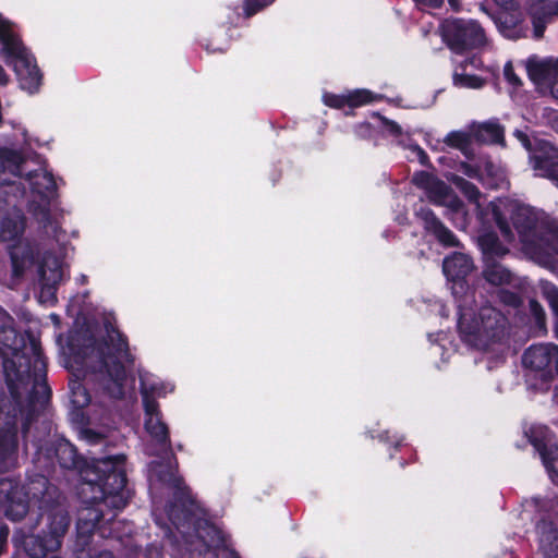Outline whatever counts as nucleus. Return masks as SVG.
<instances>
[{
	"instance_id": "f257e3e1",
	"label": "nucleus",
	"mask_w": 558,
	"mask_h": 558,
	"mask_svg": "<svg viewBox=\"0 0 558 558\" xmlns=\"http://www.w3.org/2000/svg\"><path fill=\"white\" fill-rule=\"evenodd\" d=\"M14 319L0 310V359L11 399L20 402L27 393L24 430L36 415L38 395L50 401L51 388L47 383V359L38 337L31 329L20 333L13 327Z\"/></svg>"
},
{
	"instance_id": "f03ea898",
	"label": "nucleus",
	"mask_w": 558,
	"mask_h": 558,
	"mask_svg": "<svg viewBox=\"0 0 558 558\" xmlns=\"http://www.w3.org/2000/svg\"><path fill=\"white\" fill-rule=\"evenodd\" d=\"M53 454L62 469L75 471L80 475L77 495L83 504L90 507L105 504L116 510H122L128 505L124 454L88 461L66 439L56 441Z\"/></svg>"
},
{
	"instance_id": "7ed1b4c3",
	"label": "nucleus",
	"mask_w": 558,
	"mask_h": 558,
	"mask_svg": "<svg viewBox=\"0 0 558 558\" xmlns=\"http://www.w3.org/2000/svg\"><path fill=\"white\" fill-rule=\"evenodd\" d=\"M492 218L507 241L519 235L522 251L532 260L544 267H551L558 256V221L539 219L537 214L526 205L511 208L509 219L500 206L490 204Z\"/></svg>"
},
{
	"instance_id": "20e7f679",
	"label": "nucleus",
	"mask_w": 558,
	"mask_h": 558,
	"mask_svg": "<svg viewBox=\"0 0 558 558\" xmlns=\"http://www.w3.org/2000/svg\"><path fill=\"white\" fill-rule=\"evenodd\" d=\"M457 327L463 340L482 349L506 343L511 329L508 317L490 305L482 306L477 314L460 312Z\"/></svg>"
},
{
	"instance_id": "39448f33",
	"label": "nucleus",
	"mask_w": 558,
	"mask_h": 558,
	"mask_svg": "<svg viewBox=\"0 0 558 558\" xmlns=\"http://www.w3.org/2000/svg\"><path fill=\"white\" fill-rule=\"evenodd\" d=\"M11 409L4 416H0V473H7L15 469L19 464V416L22 418L21 434L25 446H27L28 433L34 422L37 421L40 412L46 408L49 401H44L43 395H38L36 402V415L31 421L27 429L24 430L26 420L27 401L23 403V396L20 402L13 401ZM4 412V405L0 404V415Z\"/></svg>"
},
{
	"instance_id": "423d86ee",
	"label": "nucleus",
	"mask_w": 558,
	"mask_h": 558,
	"mask_svg": "<svg viewBox=\"0 0 558 558\" xmlns=\"http://www.w3.org/2000/svg\"><path fill=\"white\" fill-rule=\"evenodd\" d=\"M98 351L101 368L105 369L110 378V384L105 389L110 397L122 399L124 397V381L126 379L123 361L130 364L134 363L128 337L110 325V327H107V336L99 342Z\"/></svg>"
},
{
	"instance_id": "0eeeda50",
	"label": "nucleus",
	"mask_w": 558,
	"mask_h": 558,
	"mask_svg": "<svg viewBox=\"0 0 558 558\" xmlns=\"http://www.w3.org/2000/svg\"><path fill=\"white\" fill-rule=\"evenodd\" d=\"M71 524L65 507H54L47 517L46 530L24 537L23 548L31 558H61L58 555Z\"/></svg>"
},
{
	"instance_id": "6e6552de",
	"label": "nucleus",
	"mask_w": 558,
	"mask_h": 558,
	"mask_svg": "<svg viewBox=\"0 0 558 558\" xmlns=\"http://www.w3.org/2000/svg\"><path fill=\"white\" fill-rule=\"evenodd\" d=\"M558 354L555 343H538L529 347L522 355L525 383L535 393H546L555 381L554 363Z\"/></svg>"
},
{
	"instance_id": "1a4fd4ad",
	"label": "nucleus",
	"mask_w": 558,
	"mask_h": 558,
	"mask_svg": "<svg viewBox=\"0 0 558 558\" xmlns=\"http://www.w3.org/2000/svg\"><path fill=\"white\" fill-rule=\"evenodd\" d=\"M441 38L447 47L457 54L481 48L485 45V31L471 19L448 17L439 26Z\"/></svg>"
},
{
	"instance_id": "9d476101",
	"label": "nucleus",
	"mask_w": 558,
	"mask_h": 558,
	"mask_svg": "<svg viewBox=\"0 0 558 558\" xmlns=\"http://www.w3.org/2000/svg\"><path fill=\"white\" fill-rule=\"evenodd\" d=\"M24 162L25 158L19 150L0 148V210L9 205L10 195L17 197L25 194L24 185L17 182L22 178Z\"/></svg>"
},
{
	"instance_id": "9b49d317",
	"label": "nucleus",
	"mask_w": 558,
	"mask_h": 558,
	"mask_svg": "<svg viewBox=\"0 0 558 558\" xmlns=\"http://www.w3.org/2000/svg\"><path fill=\"white\" fill-rule=\"evenodd\" d=\"M524 435L539 454L550 480L558 485V440L555 433L546 425L533 424Z\"/></svg>"
},
{
	"instance_id": "f8f14e48",
	"label": "nucleus",
	"mask_w": 558,
	"mask_h": 558,
	"mask_svg": "<svg viewBox=\"0 0 558 558\" xmlns=\"http://www.w3.org/2000/svg\"><path fill=\"white\" fill-rule=\"evenodd\" d=\"M0 512L13 522L21 521L27 514L28 501L19 478H0Z\"/></svg>"
},
{
	"instance_id": "ddd939ff",
	"label": "nucleus",
	"mask_w": 558,
	"mask_h": 558,
	"mask_svg": "<svg viewBox=\"0 0 558 558\" xmlns=\"http://www.w3.org/2000/svg\"><path fill=\"white\" fill-rule=\"evenodd\" d=\"M23 487L27 501L29 502V499H33L38 502L43 517H48L54 507H64L61 504L62 495L60 490L43 474L29 475L26 485Z\"/></svg>"
},
{
	"instance_id": "4468645a",
	"label": "nucleus",
	"mask_w": 558,
	"mask_h": 558,
	"mask_svg": "<svg viewBox=\"0 0 558 558\" xmlns=\"http://www.w3.org/2000/svg\"><path fill=\"white\" fill-rule=\"evenodd\" d=\"M158 480L174 489V502L170 504L168 509L169 519L173 524H177V519H179L175 513L178 505L182 508L184 520H191L196 500L192 496L190 488L184 486L183 478L178 476L172 470L168 469L158 473Z\"/></svg>"
},
{
	"instance_id": "2eb2a0df",
	"label": "nucleus",
	"mask_w": 558,
	"mask_h": 558,
	"mask_svg": "<svg viewBox=\"0 0 558 558\" xmlns=\"http://www.w3.org/2000/svg\"><path fill=\"white\" fill-rule=\"evenodd\" d=\"M530 158L533 169L558 186V148L547 140L534 138V149Z\"/></svg>"
},
{
	"instance_id": "dca6fc26",
	"label": "nucleus",
	"mask_w": 558,
	"mask_h": 558,
	"mask_svg": "<svg viewBox=\"0 0 558 558\" xmlns=\"http://www.w3.org/2000/svg\"><path fill=\"white\" fill-rule=\"evenodd\" d=\"M526 13L533 27V38L542 39L547 25L558 17V0H534L529 4Z\"/></svg>"
},
{
	"instance_id": "f3484780",
	"label": "nucleus",
	"mask_w": 558,
	"mask_h": 558,
	"mask_svg": "<svg viewBox=\"0 0 558 558\" xmlns=\"http://www.w3.org/2000/svg\"><path fill=\"white\" fill-rule=\"evenodd\" d=\"M416 216L422 220L424 230L433 235L444 247H458L460 241L457 235L446 227L442 221L428 207H421Z\"/></svg>"
},
{
	"instance_id": "a211bd4d",
	"label": "nucleus",
	"mask_w": 558,
	"mask_h": 558,
	"mask_svg": "<svg viewBox=\"0 0 558 558\" xmlns=\"http://www.w3.org/2000/svg\"><path fill=\"white\" fill-rule=\"evenodd\" d=\"M378 98H380V96L373 94L368 89H354L348 94L340 95L333 93H325L323 95L324 104L333 109H343L344 107L354 109L372 104Z\"/></svg>"
},
{
	"instance_id": "6ab92c4d",
	"label": "nucleus",
	"mask_w": 558,
	"mask_h": 558,
	"mask_svg": "<svg viewBox=\"0 0 558 558\" xmlns=\"http://www.w3.org/2000/svg\"><path fill=\"white\" fill-rule=\"evenodd\" d=\"M68 385L71 403L70 415L72 421L77 423H87L88 416L85 414L84 409L92 401L89 391L83 385L82 379L76 374H72Z\"/></svg>"
},
{
	"instance_id": "aec40b11",
	"label": "nucleus",
	"mask_w": 558,
	"mask_h": 558,
	"mask_svg": "<svg viewBox=\"0 0 558 558\" xmlns=\"http://www.w3.org/2000/svg\"><path fill=\"white\" fill-rule=\"evenodd\" d=\"M38 276L41 293L49 295L54 294L63 276L60 260L56 256H44L38 266Z\"/></svg>"
},
{
	"instance_id": "412c9836",
	"label": "nucleus",
	"mask_w": 558,
	"mask_h": 558,
	"mask_svg": "<svg viewBox=\"0 0 558 558\" xmlns=\"http://www.w3.org/2000/svg\"><path fill=\"white\" fill-rule=\"evenodd\" d=\"M102 512L96 509L87 511V518L78 517L76 522L75 556H84L85 547L89 545L94 532L99 526Z\"/></svg>"
},
{
	"instance_id": "4be33fe9",
	"label": "nucleus",
	"mask_w": 558,
	"mask_h": 558,
	"mask_svg": "<svg viewBox=\"0 0 558 558\" xmlns=\"http://www.w3.org/2000/svg\"><path fill=\"white\" fill-rule=\"evenodd\" d=\"M14 70L22 89L29 94L38 92L41 85L43 74L33 56H29L20 62H15Z\"/></svg>"
},
{
	"instance_id": "5701e85b",
	"label": "nucleus",
	"mask_w": 558,
	"mask_h": 558,
	"mask_svg": "<svg viewBox=\"0 0 558 558\" xmlns=\"http://www.w3.org/2000/svg\"><path fill=\"white\" fill-rule=\"evenodd\" d=\"M412 183L426 191L436 204H441L450 193V187L442 180L427 171H416L412 177Z\"/></svg>"
},
{
	"instance_id": "b1692460",
	"label": "nucleus",
	"mask_w": 558,
	"mask_h": 558,
	"mask_svg": "<svg viewBox=\"0 0 558 558\" xmlns=\"http://www.w3.org/2000/svg\"><path fill=\"white\" fill-rule=\"evenodd\" d=\"M474 268L472 258L460 252H456L445 257L442 262V271L449 280L462 281Z\"/></svg>"
},
{
	"instance_id": "393cba45",
	"label": "nucleus",
	"mask_w": 558,
	"mask_h": 558,
	"mask_svg": "<svg viewBox=\"0 0 558 558\" xmlns=\"http://www.w3.org/2000/svg\"><path fill=\"white\" fill-rule=\"evenodd\" d=\"M539 549L547 558L558 557V527L550 520L542 519L536 524Z\"/></svg>"
},
{
	"instance_id": "a878e982",
	"label": "nucleus",
	"mask_w": 558,
	"mask_h": 558,
	"mask_svg": "<svg viewBox=\"0 0 558 558\" xmlns=\"http://www.w3.org/2000/svg\"><path fill=\"white\" fill-rule=\"evenodd\" d=\"M477 245L483 254V262L502 258L509 248L499 240L495 231H485L477 236Z\"/></svg>"
},
{
	"instance_id": "bb28decb",
	"label": "nucleus",
	"mask_w": 558,
	"mask_h": 558,
	"mask_svg": "<svg viewBox=\"0 0 558 558\" xmlns=\"http://www.w3.org/2000/svg\"><path fill=\"white\" fill-rule=\"evenodd\" d=\"M0 43L4 53L14 64L32 56L21 39L8 27L0 26Z\"/></svg>"
},
{
	"instance_id": "cd10ccee",
	"label": "nucleus",
	"mask_w": 558,
	"mask_h": 558,
	"mask_svg": "<svg viewBox=\"0 0 558 558\" xmlns=\"http://www.w3.org/2000/svg\"><path fill=\"white\" fill-rule=\"evenodd\" d=\"M197 537L208 548H220L226 544L223 532L209 520H198L195 525Z\"/></svg>"
},
{
	"instance_id": "c85d7f7f",
	"label": "nucleus",
	"mask_w": 558,
	"mask_h": 558,
	"mask_svg": "<svg viewBox=\"0 0 558 558\" xmlns=\"http://www.w3.org/2000/svg\"><path fill=\"white\" fill-rule=\"evenodd\" d=\"M27 180L33 193H36L41 198H48L57 192L54 177L49 171H31L27 173Z\"/></svg>"
},
{
	"instance_id": "c756f323",
	"label": "nucleus",
	"mask_w": 558,
	"mask_h": 558,
	"mask_svg": "<svg viewBox=\"0 0 558 558\" xmlns=\"http://www.w3.org/2000/svg\"><path fill=\"white\" fill-rule=\"evenodd\" d=\"M26 219L22 213L7 215L0 223V240L3 242L19 240L25 230Z\"/></svg>"
},
{
	"instance_id": "7c9ffc66",
	"label": "nucleus",
	"mask_w": 558,
	"mask_h": 558,
	"mask_svg": "<svg viewBox=\"0 0 558 558\" xmlns=\"http://www.w3.org/2000/svg\"><path fill=\"white\" fill-rule=\"evenodd\" d=\"M473 137L485 144L505 145V128L498 121H487L473 130Z\"/></svg>"
},
{
	"instance_id": "2f4dec72",
	"label": "nucleus",
	"mask_w": 558,
	"mask_h": 558,
	"mask_svg": "<svg viewBox=\"0 0 558 558\" xmlns=\"http://www.w3.org/2000/svg\"><path fill=\"white\" fill-rule=\"evenodd\" d=\"M483 263L482 276L489 284L499 287L512 282V272L497 259Z\"/></svg>"
},
{
	"instance_id": "473e14b6",
	"label": "nucleus",
	"mask_w": 558,
	"mask_h": 558,
	"mask_svg": "<svg viewBox=\"0 0 558 558\" xmlns=\"http://www.w3.org/2000/svg\"><path fill=\"white\" fill-rule=\"evenodd\" d=\"M144 427L146 432L162 447L171 448L169 428L167 424L158 417H145Z\"/></svg>"
},
{
	"instance_id": "72a5a7b5",
	"label": "nucleus",
	"mask_w": 558,
	"mask_h": 558,
	"mask_svg": "<svg viewBox=\"0 0 558 558\" xmlns=\"http://www.w3.org/2000/svg\"><path fill=\"white\" fill-rule=\"evenodd\" d=\"M472 137L473 133L452 131L446 135L444 143L460 150L468 159H471L473 157Z\"/></svg>"
},
{
	"instance_id": "f704fd0d",
	"label": "nucleus",
	"mask_w": 558,
	"mask_h": 558,
	"mask_svg": "<svg viewBox=\"0 0 558 558\" xmlns=\"http://www.w3.org/2000/svg\"><path fill=\"white\" fill-rule=\"evenodd\" d=\"M10 258L12 277L21 278L25 272L26 266L34 263L35 256L29 247L23 248L21 255L19 254V250L14 247L10 251Z\"/></svg>"
},
{
	"instance_id": "c9c22d12",
	"label": "nucleus",
	"mask_w": 558,
	"mask_h": 558,
	"mask_svg": "<svg viewBox=\"0 0 558 558\" xmlns=\"http://www.w3.org/2000/svg\"><path fill=\"white\" fill-rule=\"evenodd\" d=\"M532 75H536L543 81L558 80V58L538 63Z\"/></svg>"
},
{
	"instance_id": "e433bc0d",
	"label": "nucleus",
	"mask_w": 558,
	"mask_h": 558,
	"mask_svg": "<svg viewBox=\"0 0 558 558\" xmlns=\"http://www.w3.org/2000/svg\"><path fill=\"white\" fill-rule=\"evenodd\" d=\"M456 186L461 191V193L471 202H477L481 197V191L478 187L472 183L471 181H468L464 178L458 177L454 180Z\"/></svg>"
},
{
	"instance_id": "4c0bfd02",
	"label": "nucleus",
	"mask_w": 558,
	"mask_h": 558,
	"mask_svg": "<svg viewBox=\"0 0 558 558\" xmlns=\"http://www.w3.org/2000/svg\"><path fill=\"white\" fill-rule=\"evenodd\" d=\"M497 299L502 305L514 310L523 305V299L521 294L508 289H500L497 292Z\"/></svg>"
},
{
	"instance_id": "58836bf2",
	"label": "nucleus",
	"mask_w": 558,
	"mask_h": 558,
	"mask_svg": "<svg viewBox=\"0 0 558 558\" xmlns=\"http://www.w3.org/2000/svg\"><path fill=\"white\" fill-rule=\"evenodd\" d=\"M529 307H530L531 316L534 319L535 327L539 331L545 332L546 331V314H545L543 306L541 305L539 302L532 299V300H530Z\"/></svg>"
},
{
	"instance_id": "ea45409f",
	"label": "nucleus",
	"mask_w": 558,
	"mask_h": 558,
	"mask_svg": "<svg viewBox=\"0 0 558 558\" xmlns=\"http://www.w3.org/2000/svg\"><path fill=\"white\" fill-rule=\"evenodd\" d=\"M143 405L146 417L161 416L157 400L150 396L147 390H143Z\"/></svg>"
},
{
	"instance_id": "a19ab883",
	"label": "nucleus",
	"mask_w": 558,
	"mask_h": 558,
	"mask_svg": "<svg viewBox=\"0 0 558 558\" xmlns=\"http://www.w3.org/2000/svg\"><path fill=\"white\" fill-rule=\"evenodd\" d=\"M374 117H376L380 123L383 129L391 136L399 137L402 135V128L393 120L386 118L379 112H375Z\"/></svg>"
},
{
	"instance_id": "79ce46f5",
	"label": "nucleus",
	"mask_w": 558,
	"mask_h": 558,
	"mask_svg": "<svg viewBox=\"0 0 558 558\" xmlns=\"http://www.w3.org/2000/svg\"><path fill=\"white\" fill-rule=\"evenodd\" d=\"M39 226L44 229H48L52 225V216L48 206H36L33 211Z\"/></svg>"
},
{
	"instance_id": "37998d69",
	"label": "nucleus",
	"mask_w": 558,
	"mask_h": 558,
	"mask_svg": "<svg viewBox=\"0 0 558 558\" xmlns=\"http://www.w3.org/2000/svg\"><path fill=\"white\" fill-rule=\"evenodd\" d=\"M275 0H245L244 1V13L245 16L251 17L257 12L271 4Z\"/></svg>"
},
{
	"instance_id": "c03bdc74",
	"label": "nucleus",
	"mask_w": 558,
	"mask_h": 558,
	"mask_svg": "<svg viewBox=\"0 0 558 558\" xmlns=\"http://www.w3.org/2000/svg\"><path fill=\"white\" fill-rule=\"evenodd\" d=\"M549 307L554 314V333L558 339V289H554L547 294Z\"/></svg>"
},
{
	"instance_id": "a18cd8bd",
	"label": "nucleus",
	"mask_w": 558,
	"mask_h": 558,
	"mask_svg": "<svg viewBox=\"0 0 558 558\" xmlns=\"http://www.w3.org/2000/svg\"><path fill=\"white\" fill-rule=\"evenodd\" d=\"M461 85L469 88H481L485 85V80L475 74H463L460 76Z\"/></svg>"
},
{
	"instance_id": "49530a36",
	"label": "nucleus",
	"mask_w": 558,
	"mask_h": 558,
	"mask_svg": "<svg viewBox=\"0 0 558 558\" xmlns=\"http://www.w3.org/2000/svg\"><path fill=\"white\" fill-rule=\"evenodd\" d=\"M521 23V13H506L500 20V24L507 29H515Z\"/></svg>"
},
{
	"instance_id": "de8ad7c7",
	"label": "nucleus",
	"mask_w": 558,
	"mask_h": 558,
	"mask_svg": "<svg viewBox=\"0 0 558 558\" xmlns=\"http://www.w3.org/2000/svg\"><path fill=\"white\" fill-rule=\"evenodd\" d=\"M504 76L506 81L511 84L514 87L521 86L522 81L520 77L515 74L514 68L512 65L511 61H508L504 66Z\"/></svg>"
},
{
	"instance_id": "09e8293b",
	"label": "nucleus",
	"mask_w": 558,
	"mask_h": 558,
	"mask_svg": "<svg viewBox=\"0 0 558 558\" xmlns=\"http://www.w3.org/2000/svg\"><path fill=\"white\" fill-rule=\"evenodd\" d=\"M421 10H438L441 9L445 0H413Z\"/></svg>"
},
{
	"instance_id": "8fccbe9b",
	"label": "nucleus",
	"mask_w": 558,
	"mask_h": 558,
	"mask_svg": "<svg viewBox=\"0 0 558 558\" xmlns=\"http://www.w3.org/2000/svg\"><path fill=\"white\" fill-rule=\"evenodd\" d=\"M514 136L531 155L534 149V140H531L530 136L521 130H515Z\"/></svg>"
},
{
	"instance_id": "3c124183",
	"label": "nucleus",
	"mask_w": 558,
	"mask_h": 558,
	"mask_svg": "<svg viewBox=\"0 0 558 558\" xmlns=\"http://www.w3.org/2000/svg\"><path fill=\"white\" fill-rule=\"evenodd\" d=\"M83 435H85V436H86V438H87L90 442H93V444H98V442H100V441L104 439V437H102V435H101L100 433L95 432V430H93V429H90V428H86V429H84V430H83Z\"/></svg>"
},
{
	"instance_id": "603ef678",
	"label": "nucleus",
	"mask_w": 558,
	"mask_h": 558,
	"mask_svg": "<svg viewBox=\"0 0 558 558\" xmlns=\"http://www.w3.org/2000/svg\"><path fill=\"white\" fill-rule=\"evenodd\" d=\"M416 150L420 163L425 167H432L427 153L420 146H416Z\"/></svg>"
},
{
	"instance_id": "864d4df0",
	"label": "nucleus",
	"mask_w": 558,
	"mask_h": 558,
	"mask_svg": "<svg viewBox=\"0 0 558 558\" xmlns=\"http://www.w3.org/2000/svg\"><path fill=\"white\" fill-rule=\"evenodd\" d=\"M75 558H92L88 554H85L84 556L76 555ZM95 558H114L113 554L109 550H102L96 555Z\"/></svg>"
},
{
	"instance_id": "5fc2aeb1",
	"label": "nucleus",
	"mask_w": 558,
	"mask_h": 558,
	"mask_svg": "<svg viewBox=\"0 0 558 558\" xmlns=\"http://www.w3.org/2000/svg\"><path fill=\"white\" fill-rule=\"evenodd\" d=\"M447 2L453 12H460L462 10L461 0H447Z\"/></svg>"
},
{
	"instance_id": "6e6d98bb",
	"label": "nucleus",
	"mask_w": 558,
	"mask_h": 558,
	"mask_svg": "<svg viewBox=\"0 0 558 558\" xmlns=\"http://www.w3.org/2000/svg\"><path fill=\"white\" fill-rule=\"evenodd\" d=\"M9 81V77L3 69L2 65H0V85H7Z\"/></svg>"
},
{
	"instance_id": "4d7b16f0",
	"label": "nucleus",
	"mask_w": 558,
	"mask_h": 558,
	"mask_svg": "<svg viewBox=\"0 0 558 558\" xmlns=\"http://www.w3.org/2000/svg\"><path fill=\"white\" fill-rule=\"evenodd\" d=\"M551 93L555 97L558 98V82L551 85Z\"/></svg>"
},
{
	"instance_id": "13d9d810",
	"label": "nucleus",
	"mask_w": 558,
	"mask_h": 558,
	"mask_svg": "<svg viewBox=\"0 0 558 558\" xmlns=\"http://www.w3.org/2000/svg\"><path fill=\"white\" fill-rule=\"evenodd\" d=\"M371 126H372V125H371V123H368V122H365V123L361 124V128H364V129H366V130H369V129H371Z\"/></svg>"
},
{
	"instance_id": "bf43d9fd",
	"label": "nucleus",
	"mask_w": 558,
	"mask_h": 558,
	"mask_svg": "<svg viewBox=\"0 0 558 558\" xmlns=\"http://www.w3.org/2000/svg\"><path fill=\"white\" fill-rule=\"evenodd\" d=\"M401 445V441H396L395 447L398 448Z\"/></svg>"
},
{
	"instance_id": "052dcab7",
	"label": "nucleus",
	"mask_w": 558,
	"mask_h": 558,
	"mask_svg": "<svg viewBox=\"0 0 558 558\" xmlns=\"http://www.w3.org/2000/svg\"><path fill=\"white\" fill-rule=\"evenodd\" d=\"M384 435H388V432H384L380 434V438H383Z\"/></svg>"
}]
</instances>
